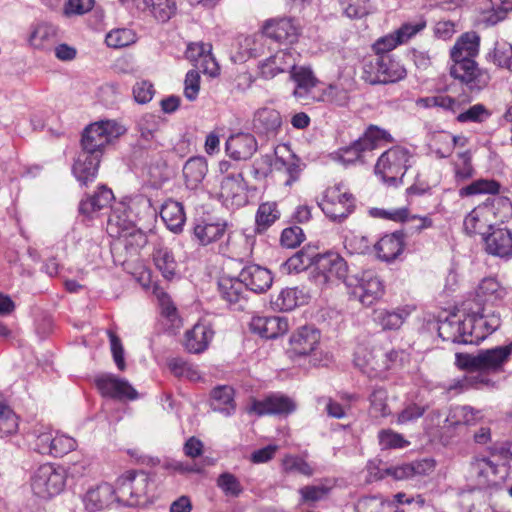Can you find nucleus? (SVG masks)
Segmentation results:
<instances>
[{"mask_svg":"<svg viewBox=\"0 0 512 512\" xmlns=\"http://www.w3.org/2000/svg\"><path fill=\"white\" fill-rule=\"evenodd\" d=\"M501 324L499 313L471 310L464 318L451 314L439 322L438 334L443 341L455 344H479L488 335L495 332Z\"/></svg>","mask_w":512,"mask_h":512,"instance_id":"nucleus-1","label":"nucleus"},{"mask_svg":"<svg viewBox=\"0 0 512 512\" xmlns=\"http://www.w3.org/2000/svg\"><path fill=\"white\" fill-rule=\"evenodd\" d=\"M480 37L475 32L464 33L450 51L453 64L450 75L464 84L470 91H479L487 83L483 73L474 58L479 52Z\"/></svg>","mask_w":512,"mask_h":512,"instance_id":"nucleus-2","label":"nucleus"},{"mask_svg":"<svg viewBox=\"0 0 512 512\" xmlns=\"http://www.w3.org/2000/svg\"><path fill=\"white\" fill-rule=\"evenodd\" d=\"M148 208L149 200L142 195L125 197L115 203L107 221L110 236L122 238L126 247L133 242L142 246L146 242L145 235L135 227L141 213Z\"/></svg>","mask_w":512,"mask_h":512,"instance_id":"nucleus-3","label":"nucleus"},{"mask_svg":"<svg viewBox=\"0 0 512 512\" xmlns=\"http://www.w3.org/2000/svg\"><path fill=\"white\" fill-rule=\"evenodd\" d=\"M512 216V202L508 197L494 196L479 204L464 218L463 228L468 235L486 237L498 222L504 223Z\"/></svg>","mask_w":512,"mask_h":512,"instance_id":"nucleus-4","label":"nucleus"},{"mask_svg":"<svg viewBox=\"0 0 512 512\" xmlns=\"http://www.w3.org/2000/svg\"><path fill=\"white\" fill-rule=\"evenodd\" d=\"M151 479L144 471L129 470L116 480L115 499L125 506H139L147 502Z\"/></svg>","mask_w":512,"mask_h":512,"instance_id":"nucleus-5","label":"nucleus"},{"mask_svg":"<svg viewBox=\"0 0 512 512\" xmlns=\"http://www.w3.org/2000/svg\"><path fill=\"white\" fill-rule=\"evenodd\" d=\"M413 154L409 149L402 146H394L378 158L375 165V172L380 175L384 182L390 185L401 183L407 169L411 167Z\"/></svg>","mask_w":512,"mask_h":512,"instance_id":"nucleus-6","label":"nucleus"},{"mask_svg":"<svg viewBox=\"0 0 512 512\" xmlns=\"http://www.w3.org/2000/svg\"><path fill=\"white\" fill-rule=\"evenodd\" d=\"M125 132V127L115 120H106L90 124L82 134V151H86L101 158L105 147L112 140L123 135Z\"/></svg>","mask_w":512,"mask_h":512,"instance_id":"nucleus-7","label":"nucleus"},{"mask_svg":"<svg viewBox=\"0 0 512 512\" xmlns=\"http://www.w3.org/2000/svg\"><path fill=\"white\" fill-rule=\"evenodd\" d=\"M66 482V473L63 468L46 463L39 466L31 476L32 492L42 498L50 499L60 494Z\"/></svg>","mask_w":512,"mask_h":512,"instance_id":"nucleus-8","label":"nucleus"},{"mask_svg":"<svg viewBox=\"0 0 512 512\" xmlns=\"http://www.w3.org/2000/svg\"><path fill=\"white\" fill-rule=\"evenodd\" d=\"M364 79L370 84L394 83L406 76V70L392 55H378L364 64Z\"/></svg>","mask_w":512,"mask_h":512,"instance_id":"nucleus-9","label":"nucleus"},{"mask_svg":"<svg viewBox=\"0 0 512 512\" xmlns=\"http://www.w3.org/2000/svg\"><path fill=\"white\" fill-rule=\"evenodd\" d=\"M350 276L347 263L339 254L328 252L316 255L313 278L317 285L325 287L337 281H343L346 284Z\"/></svg>","mask_w":512,"mask_h":512,"instance_id":"nucleus-10","label":"nucleus"},{"mask_svg":"<svg viewBox=\"0 0 512 512\" xmlns=\"http://www.w3.org/2000/svg\"><path fill=\"white\" fill-rule=\"evenodd\" d=\"M470 477L481 488L496 486L505 481L508 468L495 460V456H475L470 463Z\"/></svg>","mask_w":512,"mask_h":512,"instance_id":"nucleus-11","label":"nucleus"},{"mask_svg":"<svg viewBox=\"0 0 512 512\" xmlns=\"http://www.w3.org/2000/svg\"><path fill=\"white\" fill-rule=\"evenodd\" d=\"M323 213L333 221H342L354 209V198L342 184L326 190L320 203Z\"/></svg>","mask_w":512,"mask_h":512,"instance_id":"nucleus-12","label":"nucleus"},{"mask_svg":"<svg viewBox=\"0 0 512 512\" xmlns=\"http://www.w3.org/2000/svg\"><path fill=\"white\" fill-rule=\"evenodd\" d=\"M346 286L353 289L352 293L365 306L372 305L382 296L384 290L381 279L371 270L351 275L346 280Z\"/></svg>","mask_w":512,"mask_h":512,"instance_id":"nucleus-13","label":"nucleus"},{"mask_svg":"<svg viewBox=\"0 0 512 512\" xmlns=\"http://www.w3.org/2000/svg\"><path fill=\"white\" fill-rule=\"evenodd\" d=\"M320 341V332L311 326L299 328L290 338V351L295 356H310V362L314 365H326L329 357L325 354V359L318 358L316 352Z\"/></svg>","mask_w":512,"mask_h":512,"instance_id":"nucleus-14","label":"nucleus"},{"mask_svg":"<svg viewBox=\"0 0 512 512\" xmlns=\"http://www.w3.org/2000/svg\"><path fill=\"white\" fill-rule=\"evenodd\" d=\"M296 409L295 402L280 394H272L262 400L252 398L246 408L248 414L257 416L264 415H287Z\"/></svg>","mask_w":512,"mask_h":512,"instance_id":"nucleus-15","label":"nucleus"},{"mask_svg":"<svg viewBox=\"0 0 512 512\" xmlns=\"http://www.w3.org/2000/svg\"><path fill=\"white\" fill-rule=\"evenodd\" d=\"M289 78L295 83L292 94L296 99L304 103L315 101L318 80L309 67L295 65L289 72Z\"/></svg>","mask_w":512,"mask_h":512,"instance_id":"nucleus-16","label":"nucleus"},{"mask_svg":"<svg viewBox=\"0 0 512 512\" xmlns=\"http://www.w3.org/2000/svg\"><path fill=\"white\" fill-rule=\"evenodd\" d=\"M506 295V288L502 286L496 278H484L478 285L476 291V304L478 307L475 311H481L482 308H487V311L497 313L490 305L493 306L502 302Z\"/></svg>","mask_w":512,"mask_h":512,"instance_id":"nucleus-17","label":"nucleus"},{"mask_svg":"<svg viewBox=\"0 0 512 512\" xmlns=\"http://www.w3.org/2000/svg\"><path fill=\"white\" fill-rule=\"evenodd\" d=\"M96 386L100 393L105 397L115 399L137 398L136 390L125 379L116 377L112 374L101 375L95 380Z\"/></svg>","mask_w":512,"mask_h":512,"instance_id":"nucleus-18","label":"nucleus"},{"mask_svg":"<svg viewBox=\"0 0 512 512\" xmlns=\"http://www.w3.org/2000/svg\"><path fill=\"white\" fill-rule=\"evenodd\" d=\"M296 57L290 50H279L275 54L259 62L260 76L266 80L273 79L280 73L290 72L294 68Z\"/></svg>","mask_w":512,"mask_h":512,"instance_id":"nucleus-19","label":"nucleus"},{"mask_svg":"<svg viewBox=\"0 0 512 512\" xmlns=\"http://www.w3.org/2000/svg\"><path fill=\"white\" fill-rule=\"evenodd\" d=\"M352 89L353 83L350 80H339L318 89L315 101L336 107H346L351 100Z\"/></svg>","mask_w":512,"mask_h":512,"instance_id":"nucleus-20","label":"nucleus"},{"mask_svg":"<svg viewBox=\"0 0 512 512\" xmlns=\"http://www.w3.org/2000/svg\"><path fill=\"white\" fill-rule=\"evenodd\" d=\"M252 332L262 338L274 339L289 329L288 319L283 316H254L250 322Z\"/></svg>","mask_w":512,"mask_h":512,"instance_id":"nucleus-21","label":"nucleus"},{"mask_svg":"<svg viewBox=\"0 0 512 512\" xmlns=\"http://www.w3.org/2000/svg\"><path fill=\"white\" fill-rule=\"evenodd\" d=\"M218 290L221 298L236 310H242L247 302V289L239 276L221 277L218 282Z\"/></svg>","mask_w":512,"mask_h":512,"instance_id":"nucleus-22","label":"nucleus"},{"mask_svg":"<svg viewBox=\"0 0 512 512\" xmlns=\"http://www.w3.org/2000/svg\"><path fill=\"white\" fill-rule=\"evenodd\" d=\"M239 278L247 290L254 293H264L272 285L271 272L259 265L252 264L244 267L239 273Z\"/></svg>","mask_w":512,"mask_h":512,"instance_id":"nucleus-23","label":"nucleus"},{"mask_svg":"<svg viewBox=\"0 0 512 512\" xmlns=\"http://www.w3.org/2000/svg\"><path fill=\"white\" fill-rule=\"evenodd\" d=\"M258 149L256 138L250 133L231 135L225 143L227 155L234 160H248Z\"/></svg>","mask_w":512,"mask_h":512,"instance_id":"nucleus-24","label":"nucleus"},{"mask_svg":"<svg viewBox=\"0 0 512 512\" xmlns=\"http://www.w3.org/2000/svg\"><path fill=\"white\" fill-rule=\"evenodd\" d=\"M227 223L218 218H199L194 225V236L201 245L220 240L226 233Z\"/></svg>","mask_w":512,"mask_h":512,"instance_id":"nucleus-25","label":"nucleus"},{"mask_svg":"<svg viewBox=\"0 0 512 512\" xmlns=\"http://www.w3.org/2000/svg\"><path fill=\"white\" fill-rule=\"evenodd\" d=\"M220 197L231 207H241L247 203L246 188L241 174L227 176L222 180Z\"/></svg>","mask_w":512,"mask_h":512,"instance_id":"nucleus-26","label":"nucleus"},{"mask_svg":"<svg viewBox=\"0 0 512 512\" xmlns=\"http://www.w3.org/2000/svg\"><path fill=\"white\" fill-rule=\"evenodd\" d=\"M213 336L214 331L208 323L198 322L186 331L184 346L190 353H202L208 348Z\"/></svg>","mask_w":512,"mask_h":512,"instance_id":"nucleus-27","label":"nucleus"},{"mask_svg":"<svg viewBox=\"0 0 512 512\" xmlns=\"http://www.w3.org/2000/svg\"><path fill=\"white\" fill-rule=\"evenodd\" d=\"M264 34L278 42L293 43L298 36V26L290 18L271 19L263 28Z\"/></svg>","mask_w":512,"mask_h":512,"instance_id":"nucleus-28","label":"nucleus"},{"mask_svg":"<svg viewBox=\"0 0 512 512\" xmlns=\"http://www.w3.org/2000/svg\"><path fill=\"white\" fill-rule=\"evenodd\" d=\"M152 260L156 269L165 279H173L178 271V262L170 247L163 242L154 245L152 252Z\"/></svg>","mask_w":512,"mask_h":512,"instance_id":"nucleus-29","label":"nucleus"},{"mask_svg":"<svg viewBox=\"0 0 512 512\" xmlns=\"http://www.w3.org/2000/svg\"><path fill=\"white\" fill-rule=\"evenodd\" d=\"M512 354V342L505 346H498L491 349L480 351L476 355V361L479 363L480 370L497 371L502 368L503 364Z\"/></svg>","mask_w":512,"mask_h":512,"instance_id":"nucleus-30","label":"nucleus"},{"mask_svg":"<svg viewBox=\"0 0 512 512\" xmlns=\"http://www.w3.org/2000/svg\"><path fill=\"white\" fill-rule=\"evenodd\" d=\"M404 235L401 232L386 234L379 239L374 248L377 257L385 262H391L398 258L404 250Z\"/></svg>","mask_w":512,"mask_h":512,"instance_id":"nucleus-31","label":"nucleus"},{"mask_svg":"<svg viewBox=\"0 0 512 512\" xmlns=\"http://www.w3.org/2000/svg\"><path fill=\"white\" fill-rule=\"evenodd\" d=\"M486 237H484L486 251L489 254L506 257L512 252V234L505 228H493Z\"/></svg>","mask_w":512,"mask_h":512,"instance_id":"nucleus-32","label":"nucleus"},{"mask_svg":"<svg viewBox=\"0 0 512 512\" xmlns=\"http://www.w3.org/2000/svg\"><path fill=\"white\" fill-rule=\"evenodd\" d=\"M114 494V487L111 484L102 483L87 491L83 503L89 512L99 511L116 501Z\"/></svg>","mask_w":512,"mask_h":512,"instance_id":"nucleus-33","label":"nucleus"},{"mask_svg":"<svg viewBox=\"0 0 512 512\" xmlns=\"http://www.w3.org/2000/svg\"><path fill=\"white\" fill-rule=\"evenodd\" d=\"M100 159L96 155L81 150L72 168L74 176L81 184L85 185L95 179Z\"/></svg>","mask_w":512,"mask_h":512,"instance_id":"nucleus-34","label":"nucleus"},{"mask_svg":"<svg viewBox=\"0 0 512 512\" xmlns=\"http://www.w3.org/2000/svg\"><path fill=\"white\" fill-rule=\"evenodd\" d=\"M308 294L298 287H288L282 289L279 294L271 301L272 306L280 311H291L297 306L303 305L308 301Z\"/></svg>","mask_w":512,"mask_h":512,"instance_id":"nucleus-35","label":"nucleus"},{"mask_svg":"<svg viewBox=\"0 0 512 512\" xmlns=\"http://www.w3.org/2000/svg\"><path fill=\"white\" fill-rule=\"evenodd\" d=\"M376 350L377 348L371 351H368L367 349L364 348H359L355 352V365L359 367L369 377H376L382 372L389 369V365L387 364L386 361L383 360V363H381L380 358H374V352Z\"/></svg>","mask_w":512,"mask_h":512,"instance_id":"nucleus-36","label":"nucleus"},{"mask_svg":"<svg viewBox=\"0 0 512 512\" xmlns=\"http://www.w3.org/2000/svg\"><path fill=\"white\" fill-rule=\"evenodd\" d=\"M57 37V28L46 22L37 23L32 26L29 44L39 50L49 49L55 42Z\"/></svg>","mask_w":512,"mask_h":512,"instance_id":"nucleus-37","label":"nucleus"},{"mask_svg":"<svg viewBox=\"0 0 512 512\" xmlns=\"http://www.w3.org/2000/svg\"><path fill=\"white\" fill-rule=\"evenodd\" d=\"M253 124L259 133L275 135L282 125V118L275 109L261 108L255 113Z\"/></svg>","mask_w":512,"mask_h":512,"instance_id":"nucleus-38","label":"nucleus"},{"mask_svg":"<svg viewBox=\"0 0 512 512\" xmlns=\"http://www.w3.org/2000/svg\"><path fill=\"white\" fill-rule=\"evenodd\" d=\"M208 172V164L204 157L196 156L188 159L183 167L185 184L189 189H196Z\"/></svg>","mask_w":512,"mask_h":512,"instance_id":"nucleus-39","label":"nucleus"},{"mask_svg":"<svg viewBox=\"0 0 512 512\" xmlns=\"http://www.w3.org/2000/svg\"><path fill=\"white\" fill-rule=\"evenodd\" d=\"M211 407L226 417L233 415L236 410L233 388L227 385L214 388L211 392Z\"/></svg>","mask_w":512,"mask_h":512,"instance_id":"nucleus-40","label":"nucleus"},{"mask_svg":"<svg viewBox=\"0 0 512 512\" xmlns=\"http://www.w3.org/2000/svg\"><path fill=\"white\" fill-rule=\"evenodd\" d=\"M160 216L173 232L181 231L186 219L182 204L174 200H168L162 205Z\"/></svg>","mask_w":512,"mask_h":512,"instance_id":"nucleus-41","label":"nucleus"},{"mask_svg":"<svg viewBox=\"0 0 512 512\" xmlns=\"http://www.w3.org/2000/svg\"><path fill=\"white\" fill-rule=\"evenodd\" d=\"M113 198L111 189L101 186L92 196L80 202L79 211L84 215L90 216L108 206Z\"/></svg>","mask_w":512,"mask_h":512,"instance_id":"nucleus-42","label":"nucleus"},{"mask_svg":"<svg viewBox=\"0 0 512 512\" xmlns=\"http://www.w3.org/2000/svg\"><path fill=\"white\" fill-rule=\"evenodd\" d=\"M481 419L480 410L470 406H455L449 410L445 421H450L451 426L457 427L459 425H475Z\"/></svg>","mask_w":512,"mask_h":512,"instance_id":"nucleus-43","label":"nucleus"},{"mask_svg":"<svg viewBox=\"0 0 512 512\" xmlns=\"http://www.w3.org/2000/svg\"><path fill=\"white\" fill-rule=\"evenodd\" d=\"M359 141L368 153L378 148L382 144L391 143L393 138L387 130L376 125H369L366 128L363 136L359 138Z\"/></svg>","mask_w":512,"mask_h":512,"instance_id":"nucleus-44","label":"nucleus"},{"mask_svg":"<svg viewBox=\"0 0 512 512\" xmlns=\"http://www.w3.org/2000/svg\"><path fill=\"white\" fill-rule=\"evenodd\" d=\"M357 512H400L394 501H387L381 496L361 498L356 505Z\"/></svg>","mask_w":512,"mask_h":512,"instance_id":"nucleus-45","label":"nucleus"},{"mask_svg":"<svg viewBox=\"0 0 512 512\" xmlns=\"http://www.w3.org/2000/svg\"><path fill=\"white\" fill-rule=\"evenodd\" d=\"M367 151L357 139L351 145L340 148L332 154L334 160L342 163L343 165H350L356 162H364L365 154Z\"/></svg>","mask_w":512,"mask_h":512,"instance_id":"nucleus-46","label":"nucleus"},{"mask_svg":"<svg viewBox=\"0 0 512 512\" xmlns=\"http://www.w3.org/2000/svg\"><path fill=\"white\" fill-rule=\"evenodd\" d=\"M316 253L309 249H302L288 258L283 264V269L288 273H298L315 265Z\"/></svg>","mask_w":512,"mask_h":512,"instance_id":"nucleus-47","label":"nucleus"},{"mask_svg":"<svg viewBox=\"0 0 512 512\" xmlns=\"http://www.w3.org/2000/svg\"><path fill=\"white\" fill-rule=\"evenodd\" d=\"M435 140L436 145H438V142H445V145L443 147L437 146V148L435 149V154L439 158H447L452 154L456 146L464 147L467 144V138L465 136H455L449 132H439L435 134Z\"/></svg>","mask_w":512,"mask_h":512,"instance_id":"nucleus-48","label":"nucleus"},{"mask_svg":"<svg viewBox=\"0 0 512 512\" xmlns=\"http://www.w3.org/2000/svg\"><path fill=\"white\" fill-rule=\"evenodd\" d=\"M280 217L277 204L274 202L262 203L257 210L255 222L258 232L267 230Z\"/></svg>","mask_w":512,"mask_h":512,"instance_id":"nucleus-49","label":"nucleus"},{"mask_svg":"<svg viewBox=\"0 0 512 512\" xmlns=\"http://www.w3.org/2000/svg\"><path fill=\"white\" fill-rule=\"evenodd\" d=\"M77 442L74 438L61 433L59 431H53L52 440L50 441V451L47 455L52 457H61L67 453L75 450Z\"/></svg>","mask_w":512,"mask_h":512,"instance_id":"nucleus-50","label":"nucleus"},{"mask_svg":"<svg viewBox=\"0 0 512 512\" xmlns=\"http://www.w3.org/2000/svg\"><path fill=\"white\" fill-rule=\"evenodd\" d=\"M407 316L405 310H378L375 312V321L384 330H395L402 326Z\"/></svg>","mask_w":512,"mask_h":512,"instance_id":"nucleus-51","label":"nucleus"},{"mask_svg":"<svg viewBox=\"0 0 512 512\" xmlns=\"http://www.w3.org/2000/svg\"><path fill=\"white\" fill-rule=\"evenodd\" d=\"M168 368L171 373L178 378H185L190 381H199L201 379V374L198 368L182 358L170 359L168 362Z\"/></svg>","mask_w":512,"mask_h":512,"instance_id":"nucleus-52","label":"nucleus"},{"mask_svg":"<svg viewBox=\"0 0 512 512\" xmlns=\"http://www.w3.org/2000/svg\"><path fill=\"white\" fill-rule=\"evenodd\" d=\"M447 414L440 410L431 411L425 418V429L433 437H441L445 430L452 427L447 419Z\"/></svg>","mask_w":512,"mask_h":512,"instance_id":"nucleus-53","label":"nucleus"},{"mask_svg":"<svg viewBox=\"0 0 512 512\" xmlns=\"http://www.w3.org/2000/svg\"><path fill=\"white\" fill-rule=\"evenodd\" d=\"M216 485L227 497L237 498L244 491L240 480L230 472L221 473L216 480Z\"/></svg>","mask_w":512,"mask_h":512,"instance_id":"nucleus-54","label":"nucleus"},{"mask_svg":"<svg viewBox=\"0 0 512 512\" xmlns=\"http://www.w3.org/2000/svg\"><path fill=\"white\" fill-rule=\"evenodd\" d=\"M161 124L160 117L154 114H144L137 121V130L144 142H150L155 138Z\"/></svg>","mask_w":512,"mask_h":512,"instance_id":"nucleus-55","label":"nucleus"},{"mask_svg":"<svg viewBox=\"0 0 512 512\" xmlns=\"http://www.w3.org/2000/svg\"><path fill=\"white\" fill-rule=\"evenodd\" d=\"M158 300L160 306V314L169 323L168 328L173 331L179 329L180 326L182 325V322L178 315L176 307L171 301V298L167 294L161 293L158 296Z\"/></svg>","mask_w":512,"mask_h":512,"instance_id":"nucleus-56","label":"nucleus"},{"mask_svg":"<svg viewBox=\"0 0 512 512\" xmlns=\"http://www.w3.org/2000/svg\"><path fill=\"white\" fill-rule=\"evenodd\" d=\"M500 185L494 180L479 179L459 190L461 197L477 194H495L499 191Z\"/></svg>","mask_w":512,"mask_h":512,"instance_id":"nucleus-57","label":"nucleus"},{"mask_svg":"<svg viewBox=\"0 0 512 512\" xmlns=\"http://www.w3.org/2000/svg\"><path fill=\"white\" fill-rule=\"evenodd\" d=\"M136 33L127 28H119L110 31L106 35V43L112 48H122L136 42Z\"/></svg>","mask_w":512,"mask_h":512,"instance_id":"nucleus-58","label":"nucleus"},{"mask_svg":"<svg viewBox=\"0 0 512 512\" xmlns=\"http://www.w3.org/2000/svg\"><path fill=\"white\" fill-rule=\"evenodd\" d=\"M18 430V417L6 404L0 403V438L12 435Z\"/></svg>","mask_w":512,"mask_h":512,"instance_id":"nucleus-59","label":"nucleus"},{"mask_svg":"<svg viewBox=\"0 0 512 512\" xmlns=\"http://www.w3.org/2000/svg\"><path fill=\"white\" fill-rule=\"evenodd\" d=\"M282 468L286 473H299L310 477L314 474L313 467L302 457L286 455L282 460Z\"/></svg>","mask_w":512,"mask_h":512,"instance_id":"nucleus-60","label":"nucleus"},{"mask_svg":"<svg viewBox=\"0 0 512 512\" xmlns=\"http://www.w3.org/2000/svg\"><path fill=\"white\" fill-rule=\"evenodd\" d=\"M426 27V20L418 17L414 20L403 23L395 32L400 44L407 43Z\"/></svg>","mask_w":512,"mask_h":512,"instance_id":"nucleus-61","label":"nucleus"},{"mask_svg":"<svg viewBox=\"0 0 512 512\" xmlns=\"http://www.w3.org/2000/svg\"><path fill=\"white\" fill-rule=\"evenodd\" d=\"M370 412L374 417H386L390 414L387 405V391L375 388L370 395Z\"/></svg>","mask_w":512,"mask_h":512,"instance_id":"nucleus-62","label":"nucleus"},{"mask_svg":"<svg viewBox=\"0 0 512 512\" xmlns=\"http://www.w3.org/2000/svg\"><path fill=\"white\" fill-rule=\"evenodd\" d=\"M378 440L381 449H402L410 444L402 434L391 429L381 430L378 433Z\"/></svg>","mask_w":512,"mask_h":512,"instance_id":"nucleus-63","label":"nucleus"},{"mask_svg":"<svg viewBox=\"0 0 512 512\" xmlns=\"http://www.w3.org/2000/svg\"><path fill=\"white\" fill-rule=\"evenodd\" d=\"M273 168L285 173L287 178L285 179L284 184L287 186H290L292 183L297 181L301 173V167L295 159L285 161L281 158H276L273 163Z\"/></svg>","mask_w":512,"mask_h":512,"instance_id":"nucleus-64","label":"nucleus"}]
</instances>
